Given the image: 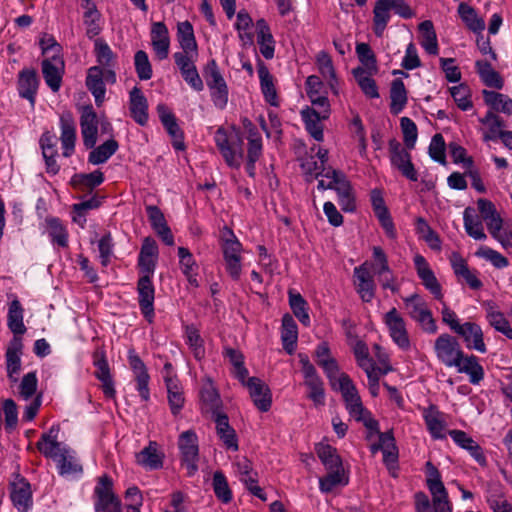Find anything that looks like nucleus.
I'll use <instances>...</instances> for the list:
<instances>
[{"label": "nucleus", "mask_w": 512, "mask_h": 512, "mask_svg": "<svg viewBox=\"0 0 512 512\" xmlns=\"http://www.w3.org/2000/svg\"><path fill=\"white\" fill-rule=\"evenodd\" d=\"M118 147L117 141L109 139L90 152L88 161L93 165L103 164L117 151Z\"/></svg>", "instance_id": "0e129e2a"}, {"label": "nucleus", "mask_w": 512, "mask_h": 512, "mask_svg": "<svg viewBox=\"0 0 512 512\" xmlns=\"http://www.w3.org/2000/svg\"><path fill=\"white\" fill-rule=\"evenodd\" d=\"M176 37L181 48L180 52H198L194 28L189 21L186 20L177 24Z\"/></svg>", "instance_id": "de8ad7c7"}, {"label": "nucleus", "mask_w": 512, "mask_h": 512, "mask_svg": "<svg viewBox=\"0 0 512 512\" xmlns=\"http://www.w3.org/2000/svg\"><path fill=\"white\" fill-rule=\"evenodd\" d=\"M164 454L159 450L155 441H150L135 455L136 463L146 470H157L163 466Z\"/></svg>", "instance_id": "473e14b6"}, {"label": "nucleus", "mask_w": 512, "mask_h": 512, "mask_svg": "<svg viewBox=\"0 0 512 512\" xmlns=\"http://www.w3.org/2000/svg\"><path fill=\"white\" fill-rule=\"evenodd\" d=\"M305 86L307 96L310 99L312 106L316 108H325L324 117H329L330 103L321 79L316 75H310L306 79Z\"/></svg>", "instance_id": "aec40b11"}, {"label": "nucleus", "mask_w": 512, "mask_h": 512, "mask_svg": "<svg viewBox=\"0 0 512 512\" xmlns=\"http://www.w3.org/2000/svg\"><path fill=\"white\" fill-rule=\"evenodd\" d=\"M454 333L463 339L468 349H473L480 353L486 352L483 331L477 323H462Z\"/></svg>", "instance_id": "4be33fe9"}, {"label": "nucleus", "mask_w": 512, "mask_h": 512, "mask_svg": "<svg viewBox=\"0 0 512 512\" xmlns=\"http://www.w3.org/2000/svg\"><path fill=\"white\" fill-rule=\"evenodd\" d=\"M257 73L260 81V89L265 101L273 107H278L279 98L273 75L264 63L258 64Z\"/></svg>", "instance_id": "e433bc0d"}, {"label": "nucleus", "mask_w": 512, "mask_h": 512, "mask_svg": "<svg viewBox=\"0 0 512 512\" xmlns=\"http://www.w3.org/2000/svg\"><path fill=\"white\" fill-rule=\"evenodd\" d=\"M214 142L227 166L240 169L244 158L241 131L234 126L219 127L214 134Z\"/></svg>", "instance_id": "7ed1b4c3"}, {"label": "nucleus", "mask_w": 512, "mask_h": 512, "mask_svg": "<svg viewBox=\"0 0 512 512\" xmlns=\"http://www.w3.org/2000/svg\"><path fill=\"white\" fill-rule=\"evenodd\" d=\"M86 86L95 99V104L100 107L106 94L104 71L99 66H92L88 69L86 76Z\"/></svg>", "instance_id": "c9c22d12"}, {"label": "nucleus", "mask_w": 512, "mask_h": 512, "mask_svg": "<svg viewBox=\"0 0 512 512\" xmlns=\"http://www.w3.org/2000/svg\"><path fill=\"white\" fill-rule=\"evenodd\" d=\"M463 222L465 231L470 237L475 240H485L487 238L483 224L472 207H467L464 210Z\"/></svg>", "instance_id": "5fc2aeb1"}, {"label": "nucleus", "mask_w": 512, "mask_h": 512, "mask_svg": "<svg viewBox=\"0 0 512 512\" xmlns=\"http://www.w3.org/2000/svg\"><path fill=\"white\" fill-rule=\"evenodd\" d=\"M64 61L60 55L52 54L42 61V74L47 86L53 91L58 92L62 77L64 74Z\"/></svg>", "instance_id": "4468645a"}, {"label": "nucleus", "mask_w": 512, "mask_h": 512, "mask_svg": "<svg viewBox=\"0 0 512 512\" xmlns=\"http://www.w3.org/2000/svg\"><path fill=\"white\" fill-rule=\"evenodd\" d=\"M200 399L206 411H211L215 413V411L219 407V394L210 378H206L201 387Z\"/></svg>", "instance_id": "e2e57ef3"}, {"label": "nucleus", "mask_w": 512, "mask_h": 512, "mask_svg": "<svg viewBox=\"0 0 512 512\" xmlns=\"http://www.w3.org/2000/svg\"><path fill=\"white\" fill-rule=\"evenodd\" d=\"M246 387L254 405L260 411L267 412L272 404V396L268 385L257 377H250L247 380Z\"/></svg>", "instance_id": "393cba45"}, {"label": "nucleus", "mask_w": 512, "mask_h": 512, "mask_svg": "<svg viewBox=\"0 0 512 512\" xmlns=\"http://www.w3.org/2000/svg\"><path fill=\"white\" fill-rule=\"evenodd\" d=\"M236 22L234 28L237 31L238 38L244 45L253 44L254 35L251 31L253 27V20L250 14L242 9L236 14Z\"/></svg>", "instance_id": "864d4df0"}, {"label": "nucleus", "mask_w": 512, "mask_h": 512, "mask_svg": "<svg viewBox=\"0 0 512 512\" xmlns=\"http://www.w3.org/2000/svg\"><path fill=\"white\" fill-rule=\"evenodd\" d=\"M458 15L466 27L474 33L481 34L485 29V21L476 10L467 3H460L458 6Z\"/></svg>", "instance_id": "8fccbe9b"}, {"label": "nucleus", "mask_w": 512, "mask_h": 512, "mask_svg": "<svg viewBox=\"0 0 512 512\" xmlns=\"http://www.w3.org/2000/svg\"><path fill=\"white\" fill-rule=\"evenodd\" d=\"M58 429L52 427L48 433H44L37 443L38 450L48 458H52L57 465L61 476L79 475L82 466L78 462L75 452L66 445L57 441Z\"/></svg>", "instance_id": "f03ea898"}, {"label": "nucleus", "mask_w": 512, "mask_h": 512, "mask_svg": "<svg viewBox=\"0 0 512 512\" xmlns=\"http://www.w3.org/2000/svg\"><path fill=\"white\" fill-rule=\"evenodd\" d=\"M129 109L134 121L145 126L148 122V102L140 88L135 86L129 93Z\"/></svg>", "instance_id": "72a5a7b5"}, {"label": "nucleus", "mask_w": 512, "mask_h": 512, "mask_svg": "<svg viewBox=\"0 0 512 512\" xmlns=\"http://www.w3.org/2000/svg\"><path fill=\"white\" fill-rule=\"evenodd\" d=\"M216 432L225 447L232 451L238 450V439L235 430L230 426L228 417L224 414L215 415Z\"/></svg>", "instance_id": "c03bdc74"}, {"label": "nucleus", "mask_w": 512, "mask_h": 512, "mask_svg": "<svg viewBox=\"0 0 512 512\" xmlns=\"http://www.w3.org/2000/svg\"><path fill=\"white\" fill-rule=\"evenodd\" d=\"M80 126L84 145L87 148H93L97 141L98 119L92 106L83 108Z\"/></svg>", "instance_id": "c85d7f7f"}, {"label": "nucleus", "mask_w": 512, "mask_h": 512, "mask_svg": "<svg viewBox=\"0 0 512 512\" xmlns=\"http://www.w3.org/2000/svg\"><path fill=\"white\" fill-rule=\"evenodd\" d=\"M256 40L261 55L270 60L275 54V40L271 33L270 26L264 18H260L255 23Z\"/></svg>", "instance_id": "c756f323"}, {"label": "nucleus", "mask_w": 512, "mask_h": 512, "mask_svg": "<svg viewBox=\"0 0 512 512\" xmlns=\"http://www.w3.org/2000/svg\"><path fill=\"white\" fill-rule=\"evenodd\" d=\"M403 301L410 317L415 320L425 332L430 334L437 332L436 322L423 297L418 294H413L404 298Z\"/></svg>", "instance_id": "6e6552de"}, {"label": "nucleus", "mask_w": 512, "mask_h": 512, "mask_svg": "<svg viewBox=\"0 0 512 512\" xmlns=\"http://www.w3.org/2000/svg\"><path fill=\"white\" fill-rule=\"evenodd\" d=\"M297 340H298L297 324L291 315L285 314L282 318L281 341H282L283 349L289 355H292L295 352Z\"/></svg>", "instance_id": "37998d69"}, {"label": "nucleus", "mask_w": 512, "mask_h": 512, "mask_svg": "<svg viewBox=\"0 0 512 512\" xmlns=\"http://www.w3.org/2000/svg\"><path fill=\"white\" fill-rule=\"evenodd\" d=\"M349 483V473L344 467L329 469L327 475L319 479V489L323 493H329L338 486H346Z\"/></svg>", "instance_id": "49530a36"}, {"label": "nucleus", "mask_w": 512, "mask_h": 512, "mask_svg": "<svg viewBox=\"0 0 512 512\" xmlns=\"http://www.w3.org/2000/svg\"><path fill=\"white\" fill-rule=\"evenodd\" d=\"M10 498L19 512H28L33 504L30 484L23 478L11 484Z\"/></svg>", "instance_id": "bb28decb"}, {"label": "nucleus", "mask_w": 512, "mask_h": 512, "mask_svg": "<svg viewBox=\"0 0 512 512\" xmlns=\"http://www.w3.org/2000/svg\"><path fill=\"white\" fill-rule=\"evenodd\" d=\"M451 267L458 281L465 282L471 289L478 290L483 286L478 277V272L469 268L466 260L458 253L450 257Z\"/></svg>", "instance_id": "a211bd4d"}, {"label": "nucleus", "mask_w": 512, "mask_h": 512, "mask_svg": "<svg viewBox=\"0 0 512 512\" xmlns=\"http://www.w3.org/2000/svg\"><path fill=\"white\" fill-rule=\"evenodd\" d=\"M416 232L432 250H441V240L438 234L430 227L425 219L417 218Z\"/></svg>", "instance_id": "69168bd1"}, {"label": "nucleus", "mask_w": 512, "mask_h": 512, "mask_svg": "<svg viewBox=\"0 0 512 512\" xmlns=\"http://www.w3.org/2000/svg\"><path fill=\"white\" fill-rule=\"evenodd\" d=\"M151 45L159 60H164L169 55L170 36L164 22H155L151 27Z\"/></svg>", "instance_id": "a878e982"}, {"label": "nucleus", "mask_w": 512, "mask_h": 512, "mask_svg": "<svg viewBox=\"0 0 512 512\" xmlns=\"http://www.w3.org/2000/svg\"><path fill=\"white\" fill-rule=\"evenodd\" d=\"M448 435L457 446L466 450L470 456L482 467L487 465V458L480 445L462 430H449Z\"/></svg>", "instance_id": "412c9836"}, {"label": "nucleus", "mask_w": 512, "mask_h": 512, "mask_svg": "<svg viewBox=\"0 0 512 512\" xmlns=\"http://www.w3.org/2000/svg\"><path fill=\"white\" fill-rule=\"evenodd\" d=\"M428 432L435 440L445 439L448 435L444 414L435 405H430L422 410Z\"/></svg>", "instance_id": "f3484780"}, {"label": "nucleus", "mask_w": 512, "mask_h": 512, "mask_svg": "<svg viewBox=\"0 0 512 512\" xmlns=\"http://www.w3.org/2000/svg\"><path fill=\"white\" fill-rule=\"evenodd\" d=\"M325 108H316V107H305L301 111V118L305 124V128L307 132L313 137L316 141H323V125L322 121L328 119L329 117H324Z\"/></svg>", "instance_id": "5701e85b"}, {"label": "nucleus", "mask_w": 512, "mask_h": 512, "mask_svg": "<svg viewBox=\"0 0 512 512\" xmlns=\"http://www.w3.org/2000/svg\"><path fill=\"white\" fill-rule=\"evenodd\" d=\"M23 343L21 337H13L6 350V371L11 383L18 382V375L21 371Z\"/></svg>", "instance_id": "6ab92c4d"}, {"label": "nucleus", "mask_w": 512, "mask_h": 512, "mask_svg": "<svg viewBox=\"0 0 512 512\" xmlns=\"http://www.w3.org/2000/svg\"><path fill=\"white\" fill-rule=\"evenodd\" d=\"M392 10L389 0H377L373 9L374 32L376 36L381 37L390 20V11Z\"/></svg>", "instance_id": "6e6d98bb"}, {"label": "nucleus", "mask_w": 512, "mask_h": 512, "mask_svg": "<svg viewBox=\"0 0 512 512\" xmlns=\"http://www.w3.org/2000/svg\"><path fill=\"white\" fill-rule=\"evenodd\" d=\"M299 358L304 377V385L308 391L307 397L314 403L316 407L324 406L326 394L322 379L306 355L300 354Z\"/></svg>", "instance_id": "0eeeda50"}, {"label": "nucleus", "mask_w": 512, "mask_h": 512, "mask_svg": "<svg viewBox=\"0 0 512 512\" xmlns=\"http://www.w3.org/2000/svg\"><path fill=\"white\" fill-rule=\"evenodd\" d=\"M327 180H318V189L335 190L338 195V202L345 212H353L356 209L355 197L350 182L341 171H329L326 174Z\"/></svg>", "instance_id": "39448f33"}, {"label": "nucleus", "mask_w": 512, "mask_h": 512, "mask_svg": "<svg viewBox=\"0 0 512 512\" xmlns=\"http://www.w3.org/2000/svg\"><path fill=\"white\" fill-rule=\"evenodd\" d=\"M349 415L358 422H363L370 430L378 429V422L371 418L370 413L364 408L360 396L344 402Z\"/></svg>", "instance_id": "a18cd8bd"}, {"label": "nucleus", "mask_w": 512, "mask_h": 512, "mask_svg": "<svg viewBox=\"0 0 512 512\" xmlns=\"http://www.w3.org/2000/svg\"><path fill=\"white\" fill-rule=\"evenodd\" d=\"M479 122L483 125L480 132L482 140L486 143L501 139L506 132L503 119L492 111L479 118Z\"/></svg>", "instance_id": "cd10ccee"}, {"label": "nucleus", "mask_w": 512, "mask_h": 512, "mask_svg": "<svg viewBox=\"0 0 512 512\" xmlns=\"http://www.w3.org/2000/svg\"><path fill=\"white\" fill-rule=\"evenodd\" d=\"M390 99L391 113L399 114L407 104V91L402 80H393L390 89Z\"/></svg>", "instance_id": "680f3d73"}, {"label": "nucleus", "mask_w": 512, "mask_h": 512, "mask_svg": "<svg viewBox=\"0 0 512 512\" xmlns=\"http://www.w3.org/2000/svg\"><path fill=\"white\" fill-rule=\"evenodd\" d=\"M248 149L246 156V171L250 177L255 176V164L262 156V137L258 130L254 127L248 131Z\"/></svg>", "instance_id": "f704fd0d"}, {"label": "nucleus", "mask_w": 512, "mask_h": 512, "mask_svg": "<svg viewBox=\"0 0 512 512\" xmlns=\"http://www.w3.org/2000/svg\"><path fill=\"white\" fill-rule=\"evenodd\" d=\"M377 72L364 70V68L353 69V76L364 95L371 99L379 98L378 86L373 79Z\"/></svg>", "instance_id": "09e8293b"}, {"label": "nucleus", "mask_w": 512, "mask_h": 512, "mask_svg": "<svg viewBox=\"0 0 512 512\" xmlns=\"http://www.w3.org/2000/svg\"><path fill=\"white\" fill-rule=\"evenodd\" d=\"M289 305L297 319L306 327L310 325V316L307 310V302L299 294L289 292Z\"/></svg>", "instance_id": "774afa93"}, {"label": "nucleus", "mask_w": 512, "mask_h": 512, "mask_svg": "<svg viewBox=\"0 0 512 512\" xmlns=\"http://www.w3.org/2000/svg\"><path fill=\"white\" fill-rule=\"evenodd\" d=\"M383 321L388 329L392 341L402 350L410 348V340L406 322L396 308L385 313Z\"/></svg>", "instance_id": "9b49d317"}, {"label": "nucleus", "mask_w": 512, "mask_h": 512, "mask_svg": "<svg viewBox=\"0 0 512 512\" xmlns=\"http://www.w3.org/2000/svg\"><path fill=\"white\" fill-rule=\"evenodd\" d=\"M219 241L225 270L233 280L237 281L242 274L243 245L234 232L227 227L221 231Z\"/></svg>", "instance_id": "20e7f679"}, {"label": "nucleus", "mask_w": 512, "mask_h": 512, "mask_svg": "<svg viewBox=\"0 0 512 512\" xmlns=\"http://www.w3.org/2000/svg\"><path fill=\"white\" fill-rule=\"evenodd\" d=\"M44 234H47L53 246L65 248L68 246L69 234L61 220L56 217H47L44 220Z\"/></svg>", "instance_id": "4c0bfd02"}, {"label": "nucleus", "mask_w": 512, "mask_h": 512, "mask_svg": "<svg viewBox=\"0 0 512 512\" xmlns=\"http://www.w3.org/2000/svg\"><path fill=\"white\" fill-rule=\"evenodd\" d=\"M315 450L326 470L343 467L342 459L336 448L326 443H319Z\"/></svg>", "instance_id": "052dcab7"}, {"label": "nucleus", "mask_w": 512, "mask_h": 512, "mask_svg": "<svg viewBox=\"0 0 512 512\" xmlns=\"http://www.w3.org/2000/svg\"><path fill=\"white\" fill-rule=\"evenodd\" d=\"M203 75L210 90L213 104L221 110L224 109L228 103L229 91L226 81L214 59L208 61L204 68Z\"/></svg>", "instance_id": "423d86ee"}, {"label": "nucleus", "mask_w": 512, "mask_h": 512, "mask_svg": "<svg viewBox=\"0 0 512 512\" xmlns=\"http://www.w3.org/2000/svg\"><path fill=\"white\" fill-rule=\"evenodd\" d=\"M162 374L167 388L168 402L171 411L176 415L182 409L185 401L181 384L174 374L171 363H165Z\"/></svg>", "instance_id": "f8f14e48"}, {"label": "nucleus", "mask_w": 512, "mask_h": 512, "mask_svg": "<svg viewBox=\"0 0 512 512\" xmlns=\"http://www.w3.org/2000/svg\"><path fill=\"white\" fill-rule=\"evenodd\" d=\"M185 343L188 345L194 358L201 361L205 357L204 340L200 331L194 325H186L184 331Z\"/></svg>", "instance_id": "4d7b16f0"}, {"label": "nucleus", "mask_w": 512, "mask_h": 512, "mask_svg": "<svg viewBox=\"0 0 512 512\" xmlns=\"http://www.w3.org/2000/svg\"><path fill=\"white\" fill-rule=\"evenodd\" d=\"M418 29L422 48L430 55H437L439 46L433 23L430 20H425L419 24Z\"/></svg>", "instance_id": "603ef678"}, {"label": "nucleus", "mask_w": 512, "mask_h": 512, "mask_svg": "<svg viewBox=\"0 0 512 512\" xmlns=\"http://www.w3.org/2000/svg\"><path fill=\"white\" fill-rule=\"evenodd\" d=\"M39 86L37 73L33 69H23L18 75V93L20 97L27 99L34 106Z\"/></svg>", "instance_id": "2f4dec72"}, {"label": "nucleus", "mask_w": 512, "mask_h": 512, "mask_svg": "<svg viewBox=\"0 0 512 512\" xmlns=\"http://www.w3.org/2000/svg\"><path fill=\"white\" fill-rule=\"evenodd\" d=\"M354 285L363 301L370 302L374 298L375 283L367 262L354 268Z\"/></svg>", "instance_id": "b1692460"}, {"label": "nucleus", "mask_w": 512, "mask_h": 512, "mask_svg": "<svg viewBox=\"0 0 512 512\" xmlns=\"http://www.w3.org/2000/svg\"><path fill=\"white\" fill-rule=\"evenodd\" d=\"M178 446L182 457L183 465L189 476L194 475L198 470L199 447L198 437L192 430L180 434Z\"/></svg>", "instance_id": "1a4fd4ad"}, {"label": "nucleus", "mask_w": 512, "mask_h": 512, "mask_svg": "<svg viewBox=\"0 0 512 512\" xmlns=\"http://www.w3.org/2000/svg\"><path fill=\"white\" fill-rule=\"evenodd\" d=\"M24 309L18 299H14L9 303L7 314V326L13 333V337H21L26 333L24 324Z\"/></svg>", "instance_id": "79ce46f5"}, {"label": "nucleus", "mask_w": 512, "mask_h": 512, "mask_svg": "<svg viewBox=\"0 0 512 512\" xmlns=\"http://www.w3.org/2000/svg\"><path fill=\"white\" fill-rule=\"evenodd\" d=\"M61 144L63 156L69 157L73 154L76 141V127L70 114H63L60 117Z\"/></svg>", "instance_id": "ea45409f"}, {"label": "nucleus", "mask_w": 512, "mask_h": 512, "mask_svg": "<svg viewBox=\"0 0 512 512\" xmlns=\"http://www.w3.org/2000/svg\"><path fill=\"white\" fill-rule=\"evenodd\" d=\"M486 319L491 327L497 332L503 334L508 339H512V328L508 319L493 302L485 304Z\"/></svg>", "instance_id": "a19ab883"}, {"label": "nucleus", "mask_w": 512, "mask_h": 512, "mask_svg": "<svg viewBox=\"0 0 512 512\" xmlns=\"http://www.w3.org/2000/svg\"><path fill=\"white\" fill-rule=\"evenodd\" d=\"M389 151L392 166L396 167L410 181H417L418 173L411 162L409 152L396 140L390 141Z\"/></svg>", "instance_id": "ddd939ff"}, {"label": "nucleus", "mask_w": 512, "mask_h": 512, "mask_svg": "<svg viewBox=\"0 0 512 512\" xmlns=\"http://www.w3.org/2000/svg\"><path fill=\"white\" fill-rule=\"evenodd\" d=\"M138 302L140 310L145 319L151 323L154 319V296L155 289L151 278L148 275H143L138 280L137 284Z\"/></svg>", "instance_id": "2eb2a0df"}, {"label": "nucleus", "mask_w": 512, "mask_h": 512, "mask_svg": "<svg viewBox=\"0 0 512 512\" xmlns=\"http://www.w3.org/2000/svg\"><path fill=\"white\" fill-rule=\"evenodd\" d=\"M437 359L449 368L469 376L472 384H478L484 377L482 366L473 355H465L457 339L449 334H441L434 343Z\"/></svg>", "instance_id": "f257e3e1"}, {"label": "nucleus", "mask_w": 512, "mask_h": 512, "mask_svg": "<svg viewBox=\"0 0 512 512\" xmlns=\"http://www.w3.org/2000/svg\"><path fill=\"white\" fill-rule=\"evenodd\" d=\"M94 495L96 497L95 510L99 511H116L121 508L119 499L113 492V481L107 476L103 475L98 479L94 488Z\"/></svg>", "instance_id": "9d476101"}, {"label": "nucleus", "mask_w": 512, "mask_h": 512, "mask_svg": "<svg viewBox=\"0 0 512 512\" xmlns=\"http://www.w3.org/2000/svg\"><path fill=\"white\" fill-rule=\"evenodd\" d=\"M379 447L383 453V461L390 468L398 460V449L392 432L379 433Z\"/></svg>", "instance_id": "bf43d9fd"}, {"label": "nucleus", "mask_w": 512, "mask_h": 512, "mask_svg": "<svg viewBox=\"0 0 512 512\" xmlns=\"http://www.w3.org/2000/svg\"><path fill=\"white\" fill-rule=\"evenodd\" d=\"M84 12V23L87 27V34L89 36H95L99 33L100 27L98 21L100 20V13L98 12L96 5L91 0H83Z\"/></svg>", "instance_id": "338daca9"}, {"label": "nucleus", "mask_w": 512, "mask_h": 512, "mask_svg": "<svg viewBox=\"0 0 512 512\" xmlns=\"http://www.w3.org/2000/svg\"><path fill=\"white\" fill-rule=\"evenodd\" d=\"M179 267L183 275L186 277L188 283L193 287H198V272L199 265L195 260L189 249L185 247H178Z\"/></svg>", "instance_id": "58836bf2"}, {"label": "nucleus", "mask_w": 512, "mask_h": 512, "mask_svg": "<svg viewBox=\"0 0 512 512\" xmlns=\"http://www.w3.org/2000/svg\"><path fill=\"white\" fill-rule=\"evenodd\" d=\"M476 71L481 81L490 88L502 89L504 81L501 75L486 61L478 60L475 63Z\"/></svg>", "instance_id": "3c124183"}, {"label": "nucleus", "mask_w": 512, "mask_h": 512, "mask_svg": "<svg viewBox=\"0 0 512 512\" xmlns=\"http://www.w3.org/2000/svg\"><path fill=\"white\" fill-rule=\"evenodd\" d=\"M414 265L424 287L438 300L443 298L442 288L427 260L420 254L414 256Z\"/></svg>", "instance_id": "dca6fc26"}, {"label": "nucleus", "mask_w": 512, "mask_h": 512, "mask_svg": "<svg viewBox=\"0 0 512 512\" xmlns=\"http://www.w3.org/2000/svg\"><path fill=\"white\" fill-rule=\"evenodd\" d=\"M157 113L166 131L173 138L174 148L177 150H183V134L172 111L165 104H158Z\"/></svg>", "instance_id": "7c9ffc66"}, {"label": "nucleus", "mask_w": 512, "mask_h": 512, "mask_svg": "<svg viewBox=\"0 0 512 512\" xmlns=\"http://www.w3.org/2000/svg\"><path fill=\"white\" fill-rule=\"evenodd\" d=\"M483 98L486 105L492 110L512 115V99L505 94L495 91L483 90Z\"/></svg>", "instance_id": "13d9d810"}]
</instances>
